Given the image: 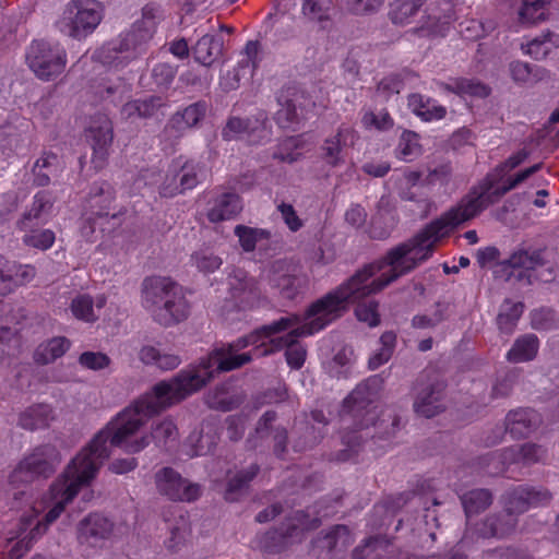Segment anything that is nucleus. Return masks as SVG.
Wrapping results in <instances>:
<instances>
[{
  "label": "nucleus",
  "instance_id": "nucleus-1",
  "mask_svg": "<svg viewBox=\"0 0 559 559\" xmlns=\"http://www.w3.org/2000/svg\"><path fill=\"white\" fill-rule=\"evenodd\" d=\"M384 266L386 265L382 260L365 264L342 285L309 305L305 313L306 319L309 320L307 323L292 329L285 336L272 340L277 348H286L285 357L290 368L300 369L306 359L307 350L298 342L299 337L323 330L342 318L348 311L352 302L377 294L397 280L392 278V272L389 271L367 283Z\"/></svg>",
  "mask_w": 559,
  "mask_h": 559
},
{
  "label": "nucleus",
  "instance_id": "nucleus-2",
  "mask_svg": "<svg viewBox=\"0 0 559 559\" xmlns=\"http://www.w3.org/2000/svg\"><path fill=\"white\" fill-rule=\"evenodd\" d=\"M495 185L496 180L487 176L480 185L479 193L474 189L457 206L429 223L413 238L391 248L382 261L390 266L392 278H400L414 271L431 255L437 240L459 225L476 217L510 191L506 183L498 188H495Z\"/></svg>",
  "mask_w": 559,
  "mask_h": 559
},
{
  "label": "nucleus",
  "instance_id": "nucleus-3",
  "mask_svg": "<svg viewBox=\"0 0 559 559\" xmlns=\"http://www.w3.org/2000/svg\"><path fill=\"white\" fill-rule=\"evenodd\" d=\"M117 416L112 427L100 430L90 443L81 450L69 463L62 476L66 478V495L69 499L74 497L81 486H87L96 477L98 469L110 456V450L107 442H111V437L119 426V417ZM134 430L123 439V445L112 444V447L121 448L129 454L139 453L144 450L151 441L162 451L169 452L178 442L179 431L174 419L166 417L158 421H153L150 435L142 436L138 439L130 438L138 431Z\"/></svg>",
  "mask_w": 559,
  "mask_h": 559
},
{
  "label": "nucleus",
  "instance_id": "nucleus-4",
  "mask_svg": "<svg viewBox=\"0 0 559 559\" xmlns=\"http://www.w3.org/2000/svg\"><path fill=\"white\" fill-rule=\"evenodd\" d=\"M219 373L206 355L201 357L198 364L181 369L169 380L159 381L153 385L150 392L135 401L133 406L122 411L119 426L111 437V443L123 445L124 437L140 429L146 418L157 415L201 391Z\"/></svg>",
  "mask_w": 559,
  "mask_h": 559
},
{
  "label": "nucleus",
  "instance_id": "nucleus-5",
  "mask_svg": "<svg viewBox=\"0 0 559 559\" xmlns=\"http://www.w3.org/2000/svg\"><path fill=\"white\" fill-rule=\"evenodd\" d=\"M384 380L380 374H374L364 380L349 393L343 401L342 412L348 414L358 420L359 429H368L373 426L376 432L373 435L366 433V438L389 439L395 435L400 428V417L389 415L377 419L372 404L378 397L379 392L383 388Z\"/></svg>",
  "mask_w": 559,
  "mask_h": 559
},
{
  "label": "nucleus",
  "instance_id": "nucleus-6",
  "mask_svg": "<svg viewBox=\"0 0 559 559\" xmlns=\"http://www.w3.org/2000/svg\"><path fill=\"white\" fill-rule=\"evenodd\" d=\"M142 304L153 320L165 328L185 321L190 313L181 287L169 277H146L142 283Z\"/></svg>",
  "mask_w": 559,
  "mask_h": 559
},
{
  "label": "nucleus",
  "instance_id": "nucleus-7",
  "mask_svg": "<svg viewBox=\"0 0 559 559\" xmlns=\"http://www.w3.org/2000/svg\"><path fill=\"white\" fill-rule=\"evenodd\" d=\"M262 278L273 295L288 301L304 298L309 285L302 264L287 257L270 261L263 267Z\"/></svg>",
  "mask_w": 559,
  "mask_h": 559
},
{
  "label": "nucleus",
  "instance_id": "nucleus-8",
  "mask_svg": "<svg viewBox=\"0 0 559 559\" xmlns=\"http://www.w3.org/2000/svg\"><path fill=\"white\" fill-rule=\"evenodd\" d=\"M103 16L104 8L99 1L71 0L56 26L69 37L82 40L94 33Z\"/></svg>",
  "mask_w": 559,
  "mask_h": 559
},
{
  "label": "nucleus",
  "instance_id": "nucleus-9",
  "mask_svg": "<svg viewBox=\"0 0 559 559\" xmlns=\"http://www.w3.org/2000/svg\"><path fill=\"white\" fill-rule=\"evenodd\" d=\"M275 98L280 108L275 111L273 120L278 128L293 132L299 129L307 111L314 105L308 92L297 83L282 86Z\"/></svg>",
  "mask_w": 559,
  "mask_h": 559
},
{
  "label": "nucleus",
  "instance_id": "nucleus-10",
  "mask_svg": "<svg viewBox=\"0 0 559 559\" xmlns=\"http://www.w3.org/2000/svg\"><path fill=\"white\" fill-rule=\"evenodd\" d=\"M60 463L61 454L53 444H40L19 462L11 474V480L27 484L47 479L56 473Z\"/></svg>",
  "mask_w": 559,
  "mask_h": 559
},
{
  "label": "nucleus",
  "instance_id": "nucleus-11",
  "mask_svg": "<svg viewBox=\"0 0 559 559\" xmlns=\"http://www.w3.org/2000/svg\"><path fill=\"white\" fill-rule=\"evenodd\" d=\"M277 413L275 411H266L255 423L253 431H251L246 441L247 451H257L264 449L265 441L271 438L272 453L278 460H285L288 454V430L286 427L275 425Z\"/></svg>",
  "mask_w": 559,
  "mask_h": 559
},
{
  "label": "nucleus",
  "instance_id": "nucleus-12",
  "mask_svg": "<svg viewBox=\"0 0 559 559\" xmlns=\"http://www.w3.org/2000/svg\"><path fill=\"white\" fill-rule=\"evenodd\" d=\"M447 382L435 372L420 373L413 384L416 393L414 411L425 418H432L445 409L443 404Z\"/></svg>",
  "mask_w": 559,
  "mask_h": 559
},
{
  "label": "nucleus",
  "instance_id": "nucleus-13",
  "mask_svg": "<svg viewBox=\"0 0 559 559\" xmlns=\"http://www.w3.org/2000/svg\"><path fill=\"white\" fill-rule=\"evenodd\" d=\"M66 51L43 40H34L26 53V62L34 74L50 81L62 73L66 67Z\"/></svg>",
  "mask_w": 559,
  "mask_h": 559
},
{
  "label": "nucleus",
  "instance_id": "nucleus-14",
  "mask_svg": "<svg viewBox=\"0 0 559 559\" xmlns=\"http://www.w3.org/2000/svg\"><path fill=\"white\" fill-rule=\"evenodd\" d=\"M226 281L228 294L239 310L253 309L265 299L258 278L242 267L230 266Z\"/></svg>",
  "mask_w": 559,
  "mask_h": 559
},
{
  "label": "nucleus",
  "instance_id": "nucleus-15",
  "mask_svg": "<svg viewBox=\"0 0 559 559\" xmlns=\"http://www.w3.org/2000/svg\"><path fill=\"white\" fill-rule=\"evenodd\" d=\"M154 480L157 491L173 501L192 502L201 495L199 484L190 483L169 466L158 469Z\"/></svg>",
  "mask_w": 559,
  "mask_h": 559
},
{
  "label": "nucleus",
  "instance_id": "nucleus-16",
  "mask_svg": "<svg viewBox=\"0 0 559 559\" xmlns=\"http://www.w3.org/2000/svg\"><path fill=\"white\" fill-rule=\"evenodd\" d=\"M304 539V530L294 521L282 522L257 537V547L269 555H278Z\"/></svg>",
  "mask_w": 559,
  "mask_h": 559
},
{
  "label": "nucleus",
  "instance_id": "nucleus-17",
  "mask_svg": "<svg viewBox=\"0 0 559 559\" xmlns=\"http://www.w3.org/2000/svg\"><path fill=\"white\" fill-rule=\"evenodd\" d=\"M248 346V340L243 335L230 343L217 344L209 352L207 356L212 364L215 365V370H218L221 373L229 372L251 362V352L239 354L240 350Z\"/></svg>",
  "mask_w": 559,
  "mask_h": 559
},
{
  "label": "nucleus",
  "instance_id": "nucleus-18",
  "mask_svg": "<svg viewBox=\"0 0 559 559\" xmlns=\"http://www.w3.org/2000/svg\"><path fill=\"white\" fill-rule=\"evenodd\" d=\"M85 139L93 151L91 163L94 169H103L107 163L109 147L114 140L111 121L107 117L94 120L85 130Z\"/></svg>",
  "mask_w": 559,
  "mask_h": 559
},
{
  "label": "nucleus",
  "instance_id": "nucleus-19",
  "mask_svg": "<svg viewBox=\"0 0 559 559\" xmlns=\"http://www.w3.org/2000/svg\"><path fill=\"white\" fill-rule=\"evenodd\" d=\"M144 52L135 39L127 32L105 43L95 51V58L104 66H124L129 60Z\"/></svg>",
  "mask_w": 559,
  "mask_h": 559
},
{
  "label": "nucleus",
  "instance_id": "nucleus-20",
  "mask_svg": "<svg viewBox=\"0 0 559 559\" xmlns=\"http://www.w3.org/2000/svg\"><path fill=\"white\" fill-rule=\"evenodd\" d=\"M542 423L540 414L533 408L512 409L504 419L506 432L515 440L526 439L539 428Z\"/></svg>",
  "mask_w": 559,
  "mask_h": 559
},
{
  "label": "nucleus",
  "instance_id": "nucleus-21",
  "mask_svg": "<svg viewBox=\"0 0 559 559\" xmlns=\"http://www.w3.org/2000/svg\"><path fill=\"white\" fill-rule=\"evenodd\" d=\"M116 190L108 181H96L92 185L86 198L90 213L100 218L111 221V214L118 213L115 206Z\"/></svg>",
  "mask_w": 559,
  "mask_h": 559
},
{
  "label": "nucleus",
  "instance_id": "nucleus-22",
  "mask_svg": "<svg viewBox=\"0 0 559 559\" xmlns=\"http://www.w3.org/2000/svg\"><path fill=\"white\" fill-rule=\"evenodd\" d=\"M112 530L114 523L104 514L90 513L78 524V539L81 544L97 546L111 535Z\"/></svg>",
  "mask_w": 559,
  "mask_h": 559
},
{
  "label": "nucleus",
  "instance_id": "nucleus-23",
  "mask_svg": "<svg viewBox=\"0 0 559 559\" xmlns=\"http://www.w3.org/2000/svg\"><path fill=\"white\" fill-rule=\"evenodd\" d=\"M35 275L31 265H22L0 254V296H8L16 287L24 285Z\"/></svg>",
  "mask_w": 559,
  "mask_h": 559
},
{
  "label": "nucleus",
  "instance_id": "nucleus-24",
  "mask_svg": "<svg viewBox=\"0 0 559 559\" xmlns=\"http://www.w3.org/2000/svg\"><path fill=\"white\" fill-rule=\"evenodd\" d=\"M164 20V11L156 3H147L142 9V20L133 23L128 32L145 50V45L153 38L157 24Z\"/></svg>",
  "mask_w": 559,
  "mask_h": 559
},
{
  "label": "nucleus",
  "instance_id": "nucleus-25",
  "mask_svg": "<svg viewBox=\"0 0 559 559\" xmlns=\"http://www.w3.org/2000/svg\"><path fill=\"white\" fill-rule=\"evenodd\" d=\"M518 516L507 510L486 516L477 525V534L483 538H503L515 531Z\"/></svg>",
  "mask_w": 559,
  "mask_h": 559
},
{
  "label": "nucleus",
  "instance_id": "nucleus-26",
  "mask_svg": "<svg viewBox=\"0 0 559 559\" xmlns=\"http://www.w3.org/2000/svg\"><path fill=\"white\" fill-rule=\"evenodd\" d=\"M167 107V99L160 95H150L143 98H136L126 103L122 106V114L127 118L136 116L142 119H152L165 116L164 109Z\"/></svg>",
  "mask_w": 559,
  "mask_h": 559
},
{
  "label": "nucleus",
  "instance_id": "nucleus-27",
  "mask_svg": "<svg viewBox=\"0 0 559 559\" xmlns=\"http://www.w3.org/2000/svg\"><path fill=\"white\" fill-rule=\"evenodd\" d=\"M313 543L318 548L326 550L329 554L342 552L353 543V537L346 525L336 524L328 532H321Z\"/></svg>",
  "mask_w": 559,
  "mask_h": 559
},
{
  "label": "nucleus",
  "instance_id": "nucleus-28",
  "mask_svg": "<svg viewBox=\"0 0 559 559\" xmlns=\"http://www.w3.org/2000/svg\"><path fill=\"white\" fill-rule=\"evenodd\" d=\"M52 419V408L48 404H34L19 415L17 426L35 431L48 427Z\"/></svg>",
  "mask_w": 559,
  "mask_h": 559
},
{
  "label": "nucleus",
  "instance_id": "nucleus-29",
  "mask_svg": "<svg viewBox=\"0 0 559 559\" xmlns=\"http://www.w3.org/2000/svg\"><path fill=\"white\" fill-rule=\"evenodd\" d=\"M242 209L241 199L237 193L225 192L215 199L214 206L207 212L212 223H218L235 217Z\"/></svg>",
  "mask_w": 559,
  "mask_h": 559
},
{
  "label": "nucleus",
  "instance_id": "nucleus-30",
  "mask_svg": "<svg viewBox=\"0 0 559 559\" xmlns=\"http://www.w3.org/2000/svg\"><path fill=\"white\" fill-rule=\"evenodd\" d=\"M223 47L224 41L221 36L205 34L193 46V57L202 66L211 67L222 55Z\"/></svg>",
  "mask_w": 559,
  "mask_h": 559
},
{
  "label": "nucleus",
  "instance_id": "nucleus-31",
  "mask_svg": "<svg viewBox=\"0 0 559 559\" xmlns=\"http://www.w3.org/2000/svg\"><path fill=\"white\" fill-rule=\"evenodd\" d=\"M53 199L48 191H39L35 194L31 209L25 212L19 222L21 229L27 230L34 227L33 221L47 217L52 210Z\"/></svg>",
  "mask_w": 559,
  "mask_h": 559
},
{
  "label": "nucleus",
  "instance_id": "nucleus-32",
  "mask_svg": "<svg viewBox=\"0 0 559 559\" xmlns=\"http://www.w3.org/2000/svg\"><path fill=\"white\" fill-rule=\"evenodd\" d=\"M460 500L467 519L486 511L493 501L492 492L487 488H475L460 495Z\"/></svg>",
  "mask_w": 559,
  "mask_h": 559
},
{
  "label": "nucleus",
  "instance_id": "nucleus-33",
  "mask_svg": "<svg viewBox=\"0 0 559 559\" xmlns=\"http://www.w3.org/2000/svg\"><path fill=\"white\" fill-rule=\"evenodd\" d=\"M207 109L209 105L205 100H198L182 110L176 111L169 121L178 130L193 128L205 118Z\"/></svg>",
  "mask_w": 559,
  "mask_h": 559
},
{
  "label": "nucleus",
  "instance_id": "nucleus-34",
  "mask_svg": "<svg viewBox=\"0 0 559 559\" xmlns=\"http://www.w3.org/2000/svg\"><path fill=\"white\" fill-rule=\"evenodd\" d=\"M260 471L259 465L252 464L246 469H241L231 477L226 485L224 498L226 501L235 502L245 495L249 488V484L258 475Z\"/></svg>",
  "mask_w": 559,
  "mask_h": 559
},
{
  "label": "nucleus",
  "instance_id": "nucleus-35",
  "mask_svg": "<svg viewBox=\"0 0 559 559\" xmlns=\"http://www.w3.org/2000/svg\"><path fill=\"white\" fill-rule=\"evenodd\" d=\"M139 359L146 366H155L164 371L174 370L181 364V358L178 355L162 353L152 345L141 347Z\"/></svg>",
  "mask_w": 559,
  "mask_h": 559
},
{
  "label": "nucleus",
  "instance_id": "nucleus-36",
  "mask_svg": "<svg viewBox=\"0 0 559 559\" xmlns=\"http://www.w3.org/2000/svg\"><path fill=\"white\" fill-rule=\"evenodd\" d=\"M539 341L535 334H525L515 340L507 354L510 362H524L533 360L538 352Z\"/></svg>",
  "mask_w": 559,
  "mask_h": 559
},
{
  "label": "nucleus",
  "instance_id": "nucleus-37",
  "mask_svg": "<svg viewBox=\"0 0 559 559\" xmlns=\"http://www.w3.org/2000/svg\"><path fill=\"white\" fill-rule=\"evenodd\" d=\"M509 72L515 83H537L549 76V72L542 67L530 64L520 60L509 63Z\"/></svg>",
  "mask_w": 559,
  "mask_h": 559
},
{
  "label": "nucleus",
  "instance_id": "nucleus-38",
  "mask_svg": "<svg viewBox=\"0 0 559 559\" xmlns=\"http://www.w3.org/2000/svg\"><path fill=\"white\" fill-rule=\"evenodd\" d=\"M123 213L119 210L118 213L111 214V221L100 218L97 215L88 213L84 218L81 226V233L87 240L94 241L93 236L98 228L102 233H111L121 225V215Z\"/></svg>",
  "mask_w": 559,
  "mask_h": 559
},
{
  "label": "nucleus",
  "instance_id": "nucleus-39",
  "mask_svg": "<svg viewBox=\"0 0 559 559\" xmlns=\"http://www.w3.org/2000/svg\"><path fill=\"white\" fill-rule=\"evenodd\" d=\"M70 341L64 336L53 337L45 345H40L35 352V360L43 365L53 362L70 348Z\"/></svg>",
  "mask_w": 559,
  "mask_h": 559
},
{
  "label": "nucleus",
  "instance_id": "nucleus-40",
  "mask_svg": "<svg viewBox=\"0 0 559 559\" xmlns=\"http://www.w3.org/2000/svg\"><path fill=\"white\" fill-rule=\"evenodd\" d=\"M191 263L203 274H211L223 264V259L211 247L203 246L191 254Z\"/></svg>",
  "mask_w": 559,
  "mask_h": 559
},
{
  "label": "nucleus",
  "instance_id": "nucleus-41",
  "mask_svg": "<svg viewBox=\"0 0 559 559\" xmlns=\"http://www.w3.org/2000/svg\"><path fill=\"white\" fill-rule=\"evenodd\" d=\"M523 310V302H512L510 299H506L501 306L500 312L497 316V324L499 330L510 334L521 318Z\"/></svg>",
  "mask_w": 559,
  "mask_h": 559
},
{
  "label": "nucleus",
  "instance_id": "nucleus-42",
  "mask_svg": "<svg viewBox=\"0 0 559 559\" xmlns=\"http://www.w3.org/2000/svg\"><path fill=\"white\" fill-rule=\"evenodd\" d=\"M425 2L426 0H395L390 4L389 17L396 25L408 23Z\"/></svg>",
  "mask_w": 559,
  "mask_h": 559
},
{
  "label": "nucleus",
  "instance_id": "nucleus-43",
  "mask_svg": "<svg viewBox=\"0 0 559 559\" xmlns=\"http://www.w3.org/2000/svg\"><path fill=\"white\" fill-rule=\"evenodd\" d=\"M234 234L238 237L239 245L245 252L254 251L260 240L271 237V231L267 229L253 228L246 225H237Z\"/></svg>",
  "mask_w": 559,
  "mask_h": 559
},
{
  "label": "nucleus",
  "instance_id": "nucleus-44",
  "mask_svg": "<svg viewBox=\"0 0 559 559\" xmlns=\"http://www.w3.org/2000/svg\"><path fill=\"white\" fill-rule=\"evenodd\" d=\"M178 72V64L171 62H156L151 68L152 83L158 90L170 88Z\"/></svg>",
  "mask_w": 559,
  "mask_h": 559
},
{
  "label": "nucleus",
  "instance_id": "nucleus-45",
  "mask_svg": "<svg viewBox=\"0 0 559 559\" xmlns=\"http://www.w3.org/2000/svg\"><path fill=\"white\" fill-rule=\"evenodd\" d=\"M179 175V187L182 189V193L187 190L195 188L204 178L203 166L192 162H186L180 167H177Z\"/></svg>",
  "mask_w": 559,
  "mask_h": 559
},
{
  "label": "nucleus",
  "instance_id": "nucleus-46",
  "mask_svg": "<svg viewBox=\"0 0 559 559\" xmlns=\"http://www.w3.org/2000/svg\"><path fill=\"white\" fill-rule=\"evenodd\" d=\"M548 9L543 0H524L519 10V17L523 24H536L545 21Z\"/></svg>",
  "mask_w": 559,
  "mask_h": 559
},
{
  "label": "nucleus",
  "instance_id": "nucleus-47",
  "mask_svg": "<svg viewBox=\"0 0 559 559\" xmlns=\"http://www.w3.org/2000/svg\"><path fill=\"white\" fill-rule=\"evenodd\" d=\"M545 251V249H536L530 252L526 249H519L511 254V261L521 269L535 270L547 263Z\"/></svg>",
  "mask_w": 559,
  "mask_h": 559
},
{
  "label": "nucleus",
  "instance_id": "nucleus-48",
  "mask_svg": "<svg viewBox=\"0 0 559 559\" xmlns=\"http://www.w3.org/2000/svg\"><path fill=\"white\" fill-rule=\"evenodd\" d=\"M526 485H520L506 493L504 508L515 516L525 513L530 507L527 502Z\"/></svg>",
  "mask_w": 559,
  "mask_h": 559
},
{
  "label": "nucleus",
  "instance_id": "nucleus-49",
  "mask_svg": "<svg viewBox=\"0 0 559 559\" xmlns=\"http://www.w3.org/2000/svg\"><path fill=\"white\" fill-rule=\"evenodd\" d=\"M321 157L328 165L336 167L344 163L343 146L341 144V131L336 135L326 139L321 146Z\"/></svg>",
  "mask_w": 559,
  "mask_h": 559
},
{
  "label": "nucleus",
  "instance_id": "nucleus-50",
  "mask_svg": "<svg viewBox=\"0 0 559 559\" xmlns=\"http://www.w3.org/2000/svg\"><path fill=\"white\" fill-rule=\"evenodd\" d=\"M365 437L358 432H350L343 437L345 448L335 452L333 460L337 462H348L354 460L361 447Z\"/></svg>",
  "mask_w": 559,
  "mask_h": 559
},
{
  "label": "nucleus",
  "instance_id": "nucleus-51",
  "mask_svg": "<svg viewBox=\"0 0 559 559\" xmlns=\"http://www.w3.org/2000/svg\"><path fill=\"white\" fill-rule=\"evenodd\" d=\"M403 87L404 81L401 74H390L378 83L374 96L382 102H388L393 95L400 94Z\"/></svg>",
  "mask_w": 559,
  "mask_h": 559
},
{
  "label": "nucleus",
  "instance_id": "nucleus-52",
  "mask_svg": "<svg viewBox=\"0 0 559 559\" xmlns=\"http://www.w3.org/2000/svg\"><path fill=\"white\" fill-rule=\"evenodd\" d=\"M455 88L459 90V95H469L473 97L485 98L489 96L491 88L475 79H455Z\"/></svg>",
  "mask_w": 559,
  "mask_h": 559
},
{
  "label": "nucleus",
  "instance_id": "nucleus-53",
  "mask_svg": "<svg viewBox=\"0 0 559 559\" xmlns=\"http://www.w3.org/2000/svg\"><path fill=\"white\" fill-rule=\"evenodd\" d=\"M23 241L28 247L47 250L55 242V233L50 229L33 230L31 228V234H26L23 237Z\"/></svg>",
  "mask_w": 559,
  "mask_h": 559
},
{
  "label": "nucleus",
  "instance_id": "nucleus-54",
  "mask_svg": "<svg viewBox=\"0 0 559 559\" xmlns=\"http://www.w3.org/2000/svg\"><path fill=\"white\" fill-rule=\"evenodd\" d=\"M379 304L376 300L358 304L355 308V316L358 321L367 323L370 328L380 323V314L378 312Z\"/></svg>",
  "mask_w": 559,
  "mask_h": 559
},
{
  "label": "nucleus",
  "instance_id": "nucleus-55",
  "mask_svg": "<svg viewBox=\"0 0 559 559\" xmlns=\"http://www.w3.org/2000/svg\"><path fill=\"white\" fill-rule=\"evenodd\" d=\"M71 310L73 316L78 319L87 322H93L96 320L93 310V299L87 295L74 298L71 302Z\"/></svg>",
  "mask_w": 559,
  "mask_h": 559
},
{
  "label": "nucleus",
  "instance_id": "nucleus-56",
  "mask_svg": "<svg viewBox=\"0 0 559 559\" xmlns=\"http://www.w3.org/2000/svg\"><path fill=\"white\" fill-rule=\"evenodd\" d=\"M158 193L162 198H174L182 194V189L179 187V175L177 167H170L165 176L164 181L158 188Z\"/></svg>",
  "mask_w": 559,
  "mask_h": 559
},
{
  "label": "nucleus",
  "instance_id": "nucleus-57",
  "mask_svg": "<svg viewBox=\"0 0 559 559\" xmlns=\"http://www.w3.org/2000/svg\"><path fill=\"white\" fill-rule=\"evenodd\" d=\"M389 539H386V537L384 536H371L365 540V544L362 546H358L353 550V558L365 559L372 551L385 549L389 546Z\"/></svg>",
  "mask_w": 559,
  "mask_h": 559
},
{
  "label": "nucleus",
  "instance_id": "nucleus-58",
  "mask_svg": "<svg viewBox=\"0 0 559 559\" xmlns=\"http://www.w3.org/2000/svg\"><path fill=\"white\" fill-rule=\"evenodd\" d=\"M532 328L539 331H548L556 326L555 311L550 308H540L531 313Z\"/></svg>",
  "mask_w": 559,
  "mask_h": 559
},
{
  "label": "nucleus",
  "instance_id": "nucleus-59",
  "mask_svg": "<svg viewBox=\"0 0 559 559\" xmlns=\"http://www.w3.org/2000/svg\"><path fill=\"white\" fill-rule=\"evenodd\" d=\"M478 466L488 475H496L504 469L502 454L497 451L488 452L477 459Z\"/></svg>",
  "mask_w": 559,
  "mask_h": 559
},
{
  "label": "nucleus",
  "instance_id": "nucleus-60",
  "mask_svg": "<svg viewBox=\"0 0 559 559\" xmlns=\"http://www.w3.org/2000/svg\"><path fill=\"white\" fill-rule=\"evenodd\" d=\"M493 559H535L526 548L518 546L499 547L488 551Z\"/></svg>",
  "mask_w": 559,
  "mask_h": 559
},
{
  "label": "nucleus",
  "instance_id": "nucleus-61",
  "mask_svg": "<svg viewBox=\"0 0 559 559\" xmlns=\"http://www.w3.org/2000/svg\"><path fill=\"white\" fill-rule=\"evenodd\" d=\"M299 323V318L295 314L288 317H282L278 320L260 326V331L264 333V336L271 337L272 335L287 331Z\"/></svg>",
  "mask_w": 559,
  "mask_h": 559
},
{
  "label": "nucleus",
  "instance_id": "nucleus-62",
  "mask_svg": "<svg viewBox=\"0 0 559 559\" xmlns=\"http://www.w3.org/2000/svg\"><path fill=\"white\" fill-rule=\"evenodd\" d=\"M79 362L87 369L102 370L109 366L110 358L102 352H84L80 355Z\"/></svg>",
  "mask_w": 559,
  "mask_h": 559
},
{
  "label": "nucleus",
  "instance_id": "nucleus-63",
  "mask_svg": "<svg viewBox=\"0 0 559 559\" xmlns=\"http://www.w3.org/2000/svg\"><path fill=\"white\" fill-rule=\"evenodd\" d=\"M418 134L414 131H403L400 139L399 148L404 157L420 154V145L418 144Z\"/></svg>",
  "mask_w": 559,
  "mask_h": 559
},
{
  "label": "nucleus",
  "instance_id": "nucleus-64",
  "mask_svg": "<svg viewBox=\"0 0 559 559\" xmlns=\"http://www.w3.org/2000/svg\"><path fill=\"white\" fill-rule=\"evenodd\" d=\"M247 134L254 135L260 132H265L269 122V115L263 109H258L253 115L245 118Z\"/></svg>",
  "mask_w": 559,
  "mask_h": 559
}]
</instances>
